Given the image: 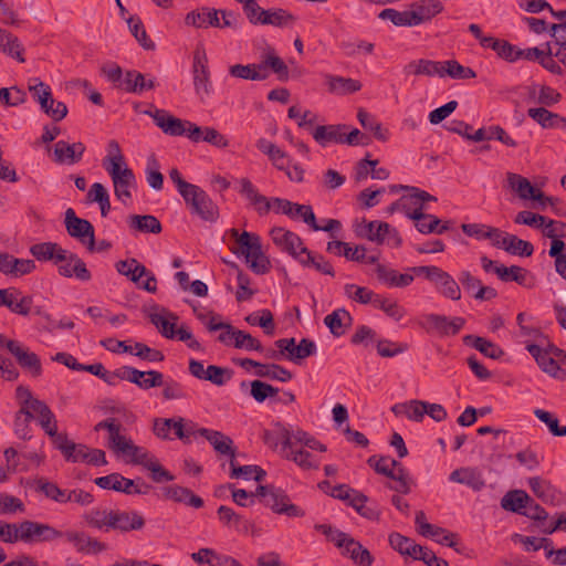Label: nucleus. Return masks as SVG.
<instances>
[{
  "instance_id": "1",
  "label": "nucleus",
  "mask_w": 566,
  "mask_h": 566,
  "mask_svg": "<svg viewBox=\"0 0 566 566\" xmlns=\"http://www.w3.org/2000/svg\"><path fill=\"white\" fill-rule=\"evenodd\" d=\"M230 235L235 239L241 248V253L245 256L250 269L256 274H265L271 269L269 258L262 251L260 237L255 233L243 231L241 234L234 228L230 230Z\"/></svg>"
},
{
  "instance_id": "2",
  "label": "nucleus",
  "mask_w": 566,
  "mask_h": 566,
  "mask_svg": "<svg viewBox=\"0 0 566 566\" xmlns=\"http://www.w3.org/2000/svg\"><path fill=\"white\" fill-rule=\"evenodd\" d=\"M155 124L169 136L186 135L191 142H200V127L189 120H182L170 115L165 109H156L149 113Z\"/></svg>"
},
{
  "instance_id": "3",
  "label": "nucleus",
  "mask_w": 566,
  "mask_h": 566,
  "mask_svg": "<svg viewBox=\"0 0 566 566\" xmlns=\"http://www.w3.org/2000/svg\"><path fill=\"white\" fill-rule=\"evenodd\" d=\"M255 494L263 499V503L276 514L287 516H302L304 513L296 505L290 503L286 493L274 485H259Z\"/></svg>"
},
{
  "instance_id": "4",
  "label": "nucleus",
  "mask_w": 566,
  "mask_h": 566,
  "mask_svg": "<svg viewBox=\"0 0 566 566\" xmlns=\"http://www.w3.org/2000/svg\"><path fill=\"white\" fill-rule=\"evenodd\" d=\"M191 213L205 221L214 222L219 218V208L200 187L195 186L186 197H182Z\"/></svg>"
},
{
  "instance_id": "5",
  "label": "nucleus",
  "mask_w": 566,
  "mask_h": 566,
  "mask_svg": "<svg viewBox=\"0 0 566 566\" xmlns=\"http://www.w3.org/2000/svg\"><path fill=\"white\" fill-rule=\"evenodd\" d=\"M274 426L280 428L282 446L283 450L285 451V458L287 460L293 461L303 470L318 468V462L316 459L307 450L296 446V442H293L291 432L281 422H276Z\"/></svg>"
},
{
  "instance_id": "6",
  "label": "nucleus",
  "mask_w": 566,
  "mask_h": 566,
  "mask_svg": "<svg viewBox=\"0 0 566 566\" xmlns=\"http://www.w3.org/2000/svg\"><path fill=\"white\" fill-rule=\"evenodd\" d=\"M20 528L21 542L24 544L53 542L63 536V532L55 527L30 520L22 521Z\"/></svg>"
},
{
  "instance_id": "7",
  "label": "nucleus",
  "mask_w": 566,
  "mask_h": 566,
  "mask_svg": "<svg viewBox=\"0 0 566 566\" xmlns=\"http://www.w3.org/2000/svg\"><path fill=\"white\" fill-rule=\"evenodd\" d=\"M64 222L70 237L77 239L81 243L86 245L90 252L95 251V231L88 220L78 218L74 210L69 208L65 211Z\"/></svg>"
},
{
  "instance_id": "8",
  "label": "nucleus",
  "mask_w": 566,
  "mask_h": 566,
  "mask_svg": "<svg viewBox=\"0 0 566 566\" xmlns=\"http://www.w3.org/2000/svg\"><path fill=\"white\" fill-rule=\"evenodd\" d=\"M332 542L338 548L343 549V554L360 566H370L374 563V557L370 552L364 547L358 541L346 533H335Z\"/></svg>"
},
{
  "instance_id": "9",
  "label": "nucleus",
  "mask_w": 566,
  "mask_h": 566,
  "mask_svg": "<svg viewBox=\"0 0 566 566\" xmlns=\"http://www.w3.org/2000/svg\"><path fill=\"white\" fill-rule=\"evenodd\" d=\"M106 171L109 174L113 185L114 193L117 199L126 201L132 198L130 188L135 186V175L130 168L118 166L116 163L105 166Z\"/></svg>"
},
{
  "instance_id": "10",
  "label": "nucleus",
  "mask_w": 566,
  "mask_h": 566,
  "mask_svg": "<svg viewBox=\"0 0 566 566\" xmlns=\"http://www.w3.org/2000/svg\"><path fill=\"white\" fill-rule=\"evenodd\" d=\"M6 348L15 358L19 366L32 377L36 378L42 375L41 359L34 352H31L18 340H8Z\"/></svg>"
},
{
  "instance_id": "11",
  "label": "nucleus",
  "mask_w": 566,
  "mask_h": 566,
  "mask_svg": "<svg viewBox=\"0 0 566 566\" xmlns=\"http://www.w3.org/2000/svg\"><path fill=\"white\" fill-rule=\"evenodd\" d=\"M506 188L516 193L522 200L551 201L547 196L539 189L535 188L527 178L515 174H506Z\"/></svg>"
},
{
  "instance_id": "12",
  "label": "nucleus",
  "mask_w": 566,
  "mask_h": 566,
  "mask_svg": "<svg viewBox=\"0 0 566 566\" xmlns=\"http://www.w3.org/2000/svg\"><path fill=\"white\" fill-rule=\"evenodd\" d=\"M464 324L465 319L460 316L450 319L444 315L428 314L424 316V323L421 325L427 332H436L440 336H449L457 335Z\"/></svg>"
},
{
  "instance_id": "13",
  "label": "nucleus",
  "mask_w": 566,
  "mask_h": 566,
  "mask_svg": "<svg viewBox=\"0 0 566 566\" xmlns=\"http://www.w3.org/2000/svg\"><path fill=\"white\" fill-rule=\"evenodd\" d=\"M193 84L198 94L207 96L210 93V72L208 59L203 49H197L193 53Z\"/></svg>"
},
{
  "instance_id": "14",
  "label": "nucleus",
  "mask_w": 566,
  "mask_h": 566,
  "mask_svg": "<svg viewBox=\"0 0 566 566\" xmlns=\"http://www.w3.org/2000/svg\"><path fill=\"white\" fill-rule=\"evenodd\" d=\"M270 235L276 247L287 252L294 259H298L301 247L303 245L302 239L294 232L281 227H275L270 231Z\"/></svg>"
},
{
  "instance_id": "15",
  "label": "nucleus",
  "mask_w": 566,
  "mask_h": 566,
  "mask_svg": "<svg viewBox=\"0 0 566 566\" xmlns=\"http://www.w3.org/2000/svg\"><path fill=\"white\" fill-rule=\"evenodd\" d=\"M109 528L117 530L124 533L132 531H139L145 526V518L135 511H119L113 510L109 515Z\"/></svg>"
},
{
  "instance_id": "16",
  "label": "nucleus",
  "mask_w": 566,
  "mask_h": 566,
  "mask_svg": "<svg viewBox=\"0 0 566 566\" xmlns=\"http://www.w3.org/2000/svg\"><path fill=\"white\" fill-rule=\"evenodd\" d=\"M409 18L412 27L430 21L443 11V4L439 0H418L410 6Z\"/></svg>"
},
{
  "instance_id": "17",
  "label": "nucleus",
  "mask_w": 566,
  "mask_h": 566,
  "mask_svg": "<svg viewBox=\"0 0 566 566\" xmlns=\"http://www.w3.org/2000/svg\"><path fill=\"white\" fill-rule=\"evenodd\" d=\"M527 352L534 357L538 367L549 376L563 380L562 367L557 364L556 359L551 356L548 349H544L541 345L528 344Z\"/></svg>"
},
{
  "instance_id": "18",
  "label": "nucleus",
  "mask_w": 566,
  "mask_h": 566,
  "mask_svg": "<svg viewBox=\"0 0 566 566\" xmlns=\"http://www.w3.org/2000/svg\"><path fill=\"white\" fill-rule=\"evenodd\" d=\"M85 145L81 142L69 144L64 140H59L54 145V161L56 164H76L78 163L84 153Z\"/></svg>"
},
{
  "instance_id": "19",
  "label": "nucleus",
  "mask_w": 566,
  "mask_h": 566,
  "mask_svg": "<svg viewBox=\"0 0 566 566\" xmlns=\"http://www.w3.org/2000/svg\"><path fill=\"white\" fill-rule=\"evenodd\" d=\"M63 536L74 545L81 554H97L106 549V545L83 532L67 531Z\"/></svg>"
},
{
  "instance_id": "20",
  "label": "nucleus",
  "mask_w": 566,
  "mask_h": 566,
  "mask_svg": "<svg viewBox=\"0 0 566 566\" xmlns=\"http://www.w3.org/2000/svg\"><path fill=\"white\" fill-rule=\"evenodd\" d=\"M197 432L201 437L206 438L218 453L235 458V448L233 447V441L230 437L220 431L206 428H200Z\"/></svg>"
},
{
  "instance_id": "21",
  "label": "nucleus",
  "mask_w": 566,
  "mask_h": 566,
  "mask_svg": "<svg viewBox=\"0 0 566 566\" xmlns=\"http://www.w3.org/2000/svg\"><path fill=\"white\" fill-rule=\"evenodd\" d=\"M356 234L378 244L384 243L386 232L389 231V223L382 221H363L356 227Z\"/></svg>"
},
{
  "instance_id": "22",
  "label": "nucleus",
  "mask_w": 566,
  "mask_h": 566,
  "mask_svg": "<svg viewBox=\"0 0 566 566\" xmlns=\"http://www.w3.org/2000/svg\"><path fill=\"white\" fill-rule=\"evenodd\" d=\"M347 128L348 126L344 124L319 125L314 129L313 138L323 147L331 143L343 144L344 130Z\"/></svg>"
},
{
  "instance_id": "23",
  "label": "nucleus",
  "mask_w": 566,
  "mask_h": 566,
  "mask_svg": "<svg viewBox=\"0 0 566 566\" xmlns=\"http://www.w3.org/2000/svg\"><path fill=\"white\" fill-rule=\"evenodd\" d=\"M161 313H149L148 318L153 325L157 327L159 333L169 339L176 337V321L178 316L171 312H168L166 308H160Z\"/></svg>"
},
{
  "instance_id": "24",
  "label": "nucleus",
  "mask_w": 566,
  "mask_h": 566,
  "mask_svg": "<svg viewBox=\"0 0 566 566\" xmlns=\"http://www.w3.org/2000/svg\"><path fill=\"white\" fill-rule=\"evenodd\" d=\"M185 22L187 25L195 28L221 27L218 9L209 8L189 12L185 18Z\"/></svg>"
},
{
  "instance_id": "25",
  "label": "nucleus",
  "mask_w": 566,
  "mask_h": 566,
  "mask_svg": "<svg viewBox=\"0 0 566 566\" xmlns=\"http://www.w3.org/2000/svg\"><path fill=\"white\" fill-rule=\"evenodd\" d=\"M452 482L465 484L473 491H481L485 486V480L481 472L474 468H461L450 474Z\"/></svg>"
},
{
  "instance_id": "26",
  "label": "nucleus",
  "mask_w": 566,
  "mask_h": 566,
  "mask_svg": "<svg viewBox=\"0 0 566 566\" xmlns=\"http://www.w3.org/2000/svg\"><path fill=\"white\" fill-rule=\"evenodd\" d=\"M301 255L297 261L305 268H313L317 272L335 276L333 265L321 254H313L307 248L301 247Z\"/></svg>"
},
{
  "instance_id": "27",
  "label": "nucleus",
  "mask_w": 566,
  "mask_h": 566,
  "mask_svg": "<svg viewBox=\"0 0 566 566\" xmlns=\"http://www.w3.org/2000/svg\"><path fill=\"white\" fill-rule=\"evenodd\" d=\"M527 115L543 128H565L566 118L544 107L528 108Z\"/></svg>"
},
{
  "instance_id": "28",
  "label": "nucleus",
  "mask_w": 566,
  "mask_h": 566,
  "mask_svg": "<svg viewBox=\"0 0 566 566\" xmlns=\"http://www.w3.org/2000/svg\"><path fill=\"white\" fill-rule=\"evenodd\" d=\"M94 483L104 490H114L130 495V488L134 486L135 480L124 478L119 473H111L94 480Z\"/></svg>"
},
{
  "instance_id": "29",
  "label": "nucleus",
  "mask_w": 566,
  "mask_h": 566,
  "mask_svg": "<svg viewBox=\"0 0 566 566\" xmlns=\"http://www.w3.org/2000/svg\"><path fill=\"white\" fill-rule=\"evenodd\" d=\"M57 272L61 276L72 277L75 276L81 281H90L92 275L87 270L85 262L76 256H71V259L57 266Z\"/></svg>"
},
{
  "instance_id": "30",
  "label": "nucleus",
  "mask_w": 566,
  "mask_h": 566,
  "mask_svg": "<svg viewBox=\"0 0 566 566\" xmlns=\"http://www.w3.org/2000/svg\"><path fill=\"white\" fill-rule=\"evenodd\" d=\"M326 251L337 256L343 255L349 261L365 262L366 248L364 245L352 249L348 243L335 240L327 243Z\"/></svg>"
},
{
  "instance_id": "31",
  "label": "nucleus",
  "mask_w": 566,
  "mask_h": 566,
  "mask_svg": "<svg viewBox=\"0 0 566 566\" xmlns=\"http://www.w3.org/2000/svg\"><path fill=\"white\" fill-rule=\"evenodd\" d=\"M494 273L503 282L513 281L526 287H531L533 285V283L528 282V271L518 265H512L510 268L505 265H495Z\"/></svg>"
},
{
  "instance_id": "32",
  "label": "nucleus",
  "mask_w": 566,
  "mask_h": 566,
  "mask_svg": "<svg viewBox=\"0 0 566 566\" xmlns=\"http://www.w3.org/2000/svg\"><path fill=\"white\" fill-rule=\"evenodd\" d=\"M531 496L523 490L509 491L501 500V506L510 512L524 515Z\"/></svg>"
},
{
  "instance_id": "33",
  "label": "nucleus",
  "mask_w": 566,
  "mask_h": 566,
  "mask_svg": "<svg viewBox=\"0 0 566 566\" xmlns=\"http://www.w3.org/2000/svg\"><path fill=\"white\" fill-rule=\"evenodd\" d=\"M39 415V422L46 434L52 438V441L60 436L57 432V423L55 417L49 406L44 401H34L33 410Z\"/></svg>"
},
{
  "instance_id": "34",
  "label": "nucleus",
  "mask_w": 566,
  "mask_h": 566,
  "mask_svg": "<svg viewBox=\"0 0 566 566\" xmlns=\"http://www.w3.org/2000/svg\"><path fill=\"white\" fill-rule=\"evenodd\" d=\"M262 67L261 62L247 65L234 64L229 67V74L242 80L264 81L269 77V73H263Z\"/></svg>"
},
{
  "instance_id": "35",
  "label": "nucleus",
  "mask_w": 566,
  "mask_h": 566,
  "mask_svg": "<svg viewBox=\"0 0 566 566\" xmlns=\"http://www.w3.org/2000/svg\"><path fill=\"white\" fill-rule=\"evenodd\" d=\"M36 492L44 494L48 499L57 503H67L71 501L66 490H62L56 483L50 482L44 478H39L33 481Z\"/></svg>"
},
{
  "instance_id": "36",
  "label": "nucleus",
  "mask_w": 566,
  "mask_h": 566,
  "mask_svg": "<svg viewBox=\"0 0 566 566\" xmlns=\"http://www.w3.org/2000/svg\"><path fill=\"white\" fill-rule=\"evenodd\" d=\"M352 321L350 314L344 308L336 310L324 318L325 325L336 337L345 334V328L350 326Z\"/></svg>"
},
{
  "instance_id": "37",
  "label": "nucleus",
  "mask_w": 566,
  "mask_h": 566,
  "mask_svg": "<svg viewBox=\"0 0 566 566\" xmlns=\"http://www.w3.org/2000/svg\"><path fill=\"white\" fill-rule=\"evenodd\" d=\"M433 283L436 284L438 291L453 301H459L461 298V290L457 281L446 271L440 269L437 274Z\"/></svg>"
},
{
  "instance_id": "38",
  "label": "nucleus",
  "mask_w": 566,
  "mask_h": 566,
  "mask_svg": "<svg viewBox=\"0 0 566 566\" xmlns=\"http://www.w3.org/2000/svg\"><path fill=\"white\" fill-rule=\"evenodd\" d=\"M463 342L489 358L499 359L504 356V350L501 347L484 337L467 335Z\"/></svg>"
},
{
  "instance_id": "39",
  "label": "nucleus",
  "mask_w": 566,
  "mask_h": 566,
  "mask_svg": "<svg viewBox=\"0 0 566 566\" xmlns=\"http://www.w3.org/2000/svg\"><path fill=\"white\" fill-rule=\"evenodd\" d=\"M376 273L379 281H382L390 286L405 287L413 282V275L399 274L397 271L388 269L387 266L377 263Z\"/></svg>"
},
{
  "instance_id": "40",
  "label": "nucleus",
  "mask_w": 566,
  "mask_h": 566,
  "mask_svg": "<svg viewBox=\"0 0 566 566\" xmlns=\"http://www.w3.org/2000/svg\"><path fill=\"white\" fill-rule=\"evenodd\" d=\"M325 78L331 93L344 95L358 92L361 88V83L354 78L329 74L326 75Z\"/></svg>"
},
{
  "instance_id": "41",
  "label": "nucleus",
  "mask_w": 566,
  "mask_h": 566,
  "mask_svg": "<svg viewBox=\"0 0 566 566\" xmlns=\"http://www.w3.org/2000/svg\"><path fill=\"white\" fill-rule=\"evenodd\" d=\"M122 428V424L118 423L115 430L108 434L107 447L116 454L126 455V453L137 451V446L120 433Z\"/></svg>"
},
{
  "instance_id": "42",
  "label": "nucleus",
  "mask_w": 566,
  "mask_h": 566,
  "mask_svg": "<svg viewBox=\"0 0 566 566\" xmlns=\"http://www.w3.org/2000/svg\"><path fill=\"white\" fill-rule=\"evenodd\" d=\"M388 541L392 549L397 551L401 555L410 556L413 559L416 558L418 551H421V545L416 544L413 539L400 533H391Z\"/></svg>"
},
{
  "instance_id": "43",
  "label": "nucleus",
  "mask_w": 566,
  "mask_h": 566,
  "mask_svg": "<svg viewBox=\"0 0 566 566\" xmlns=\"http://www.w3.org/2000/svg\"><path fill=\"white\" fill-rule=\"evenodd\" d=\"M261 65L263 66V73H269L268 69H271L277 75L280 81L285 82L289 80V67L286 63L275 54L274 50H270L263 55Z\"/></svg>"
},
{
  "instance_id": "44",
  "label": "nucleus",
  "mask_w": 566,
  "mask_h": 566,
  "mask_svg": "<svg viewBox=\"0 0 566 566\" xmlns=\"http://www.w3.org/2000/svg\"><path fill=\"white\" fill-rule=\"evenodd\" d=\"M405 71L407 73H411L415 75H428L432 76L434 74H438L440 76H444L443 71V64L440 62H434L430 60H419V61H412L410 62L406 67Z\"/></svg>"
},
{
  "instance_id": "45",
  "label": "nucleus",
  "mask_w": 566,
  "mask_h": 566,
  "mask_svg": "<svg viewBox=\"0 0 566 566\" xmlns=\"http://www.w3.org/2000/svg\"><path fill=\"white\" fill-rule=\"evenodd\" d=\"M502 248L515 255L531 256L534 252V247L531 242L522 240L514 234H505L502 239Z\"/></svg>"
},
{
  "instance_id": "46",
  "label": "nucleus",
  "mask_w": 566,
  "mask_h": 566,
  "mask_svg": "<svg viewBox=\"0 0 566 566\" xmlns=\"http://www.w3.org/2000/svg\"><path fill=\"white\" fill-rule=\"evenodd\" d=\"M129 224L132 228L144 233L158 234L163 230L160 221L151 214H133L129 217Z\"/></svg>"
},
{
  "instance_id": "47",
  "label": "nucleus",
  "mask_w": 566,
  "mask_h": 566,
  "mask_svg": "<svg viewBox=\"0 0 566 566\" xmlns=\"http://www.w3.org/2000/svg\"><path fill=\"white\" fill-rule=\"evenodd\" d=\"M125 90L132 93H142L145 90H151L155 87L154 80H145L144 74L137 71L126 72L124 78Z\"/></svg>"
},
{
  "instance_id": "48",
  "label": "nucleus",
  "mask_w": 566,
  "mask_h": 566,
  "mask_svg": "<svg viewBox=\"0 0 566 566\" xmlns=\"http://www.w3.org/2000/svg\"><path fill=\"white\" fill-rule=\"evenodd\" d=\"M0 50L17 59L20 63H24V56H23V45L21 44L18 36L13 35L11 32L7 31V33H3V40L0 42Z\"/></svg>"
},
{
  "instance_id": "49",
  "label": "nucleus",
  "mask_w": 566,
  "mask_h": 566,
  "mask_svg": "<svg viewBox=\"0 0 566 566\" xmlns=\"http://www.w3.org/2000/svg\"><path fill=\"white\" fill-rule=\"evenodd\" d=\"M528 485L533 493L544 503H554L555 490L549 482L544 481L539 476H533L528 479Z\"/></svg>"
},
{
  "instance_id": "50",
  "label": "nucleus",
  "mask_w": 566,
  "mask_h": 566,
  "mask_svg": "<svg viewBox=\"0 0 566 566\" xmlns=\"http://www.w3.org/2000/svg\"><path fill=\"white\" fill-rule=\"evenodd\" d=\"M261 24H270L274 27H284L295 21V17L284 9L265 10L261 12Z\"/></svg>"
},
{
  "instance_id": "51",
  "label": "nucleus",
  "mask_w": 566,
  "mask_h": 566,
  "mask_svg": "<svg viewBox=\"0 0 566 566\" xmlns=\"http://www.w3.org/2000/svg\"><path fill=\"white\" fill-rule=\"evenodd\" d=\"M255 374L259 377H266L282 382L290 381L293 378L291 371L276 364H261Z\"/></svg>"
},
{
  "instance_id": "52",
  "label": "nucleus",
  "mask_w": 566,
  "mask_h": 566,
  "mask_svg": "<svg viewBox=\"0 0 566 566\" xmlns=\"http://www.w3.org/2000/svg\"><path fill=\"white\" fill-rule=\"evenodd\" d=\"M33 418L34 417L32 411L24 407H21L20 410L15 413L14 432L19 438L23 440H29L31 438L30 422Z\"/></svg>"
},
{
  "instance_id": "53",
  "label": "nucleus",
  "mask_w": 566,
  "mask_h": 566,
  "mask_svg": "<svg viewBox=\"0 0 566 566\" xmlns=\"http://www.w3.org/2000/svg\"><path fill=\"white\" fill-rule=\"evenodd\" d=\"M534 416L545 423L549 432L555 437H566V426L559 424L558 418L544 409H535Z\"/></svg>"
},
{
  "instance_id": "54",
  "label": "nucleus",
  "mask_w": 566,
  "mask_h": 566,
  "mask_svg": "<svg viewBox=\"0 0 566 566\" xmlns=\"http://www.w3.org/2000/svg\"><path fill=\"white\" fill-rule=\"evenodd\" d=\"M368 497L365 494H357L353 497L350 506L363 517L371 521H378L380 517V511L377 506L366 505Z\"/></svg>"
},
{
  "instance_id": "55",
  "label": "nucleus",
  "mask_w": 566,
  "mask_h": 566,
  "mask_svg": "<svg viewBox=\"0 0 566 566\" xmlns=\"http://www.w3.org/2000/svg\"><path fill=\"white\" fill-rule=\"evenodd\" d=\"M132 34L145 50H155V43L148 38L145 27L139 18L130 17L127 20Z\"/></svg>"
},
{
  "instance_id": "56",
  "label": "nucleus",
  "mask_w": 566,
  "mask_h": 566,
  "mask_svg": "<svg viewBox=\"0 0 566 566\" xmlns=\"http://www.w3.org/2000/svg\"><path fill=\"white\" fill-rule=\"evenodd\" d=\"M369 467H371L378 474H382L387 478H394V470L399 462L395 459H390L388 457H380L379 459L376 455L370 457L367 460Z\"/></svg>"
},
{
  "instance_id": "57",
  "label": "nucleus",
  "mask_w": 566,
  "mask_h": 566,
  "mask_svg": "<svg viewBox=\"0 0 566 566\" xmlns=\"http://www.w3.org/2000/svg\"><path fill=\"white\" fill-rule=\"evenodd\" d=\"M371 304L382 310L388 316L396 321H400L405 314L403 310L397 304V302L385 298L378 294H375V298Z\"/></svg>"
},
{
  "instance_id": "58",
  "label": "nucleus",
  "mask_w": 566,
  "mask_h": 566,
  "mask_svg": "<svg viewBox=\"0 0 566 566\" xmlns=\"http://www.w3.org/2000/svg\"><path fill=\"white\" fill-rule=\"evenodd\" d=\"M357 118L360 123V125L366 128L370 129L374 133V136L381 142L387 140V132L382 129L381 124L373 120L369 116V114L360 108L357 113Z\"/></svg>"
},
{
  "instance_id": "59",
  "label": "nucleus",
  "mask_w": 566,
  "mask_h": 566,
  "mask_svg": "<svg viewBox=\"0 0 566 566\" xmlns=\"http://www.w3.org/2000/svg\"><path fill=\"white\" fill-rule=\"evenodd\" d=\"M410 12L398 11L396 9H384L379 12L378 18L381 20H390L396 27H412L411 19L409 18Z\"/></svg>"
},
{
  "instance_id": "60",
  "label": "nucleus",
  "mask_w": 566,
  "mask_h": 566,
  "mask_svg": "<svg viewBox=\"0 0 566 566\" xmlns=\"http://www.w3.org/2000/svg\"><path fill=\"white\" fill-rule=\"evenodd\" d=\"M245 321L250 325L261 326L268 335H273L274 333L275 325L273 314L269 310H263L261 312V316H258L256 314H250L245 317Z\"/></svg>"
},
{
  "instance_id": "61",
  "label": "nucleus",
  "mask_w": 566,
  "mask_h": 566,
  "mask_svg": "<svg viewBox=\"0 0 566 566\" xmlns=\"http://www.w3.org/2000/svg\"><path fill=\"white\" fill-rule=\"evenodd\" d=\"M345 294L360 304L371 303L375 298V293L373 291L355 284H346Z\"/></svg>"
},
{
  "instance_id": "62",
  "label": "nucleus",
  "mask_w": 566,
  "mask_h": 566,
  "mask_svg": "<svg viewBox=\"0 0 566 566\" xmlns=\"http://www.w3.org/2000/svg\"><path fill=\"white\" fill-rule=\"evenodd\" d=\"M36 265L34 260L31 259H18L12 255L9 275L13 277H20L32 273Z\"/></svg>"
},
{
  "instance_id": "63",
  "label": "nucleus",
  "mask_w": 566,
  "mask_h": 566,
  "mask_svg": "<svg viewBox=\"0 0 566 566\" xmlns=\"http://www.w3.org/2000/svg\"><path fill=\"white\" fill-rule=\"evenodd\" d=\"M112 514H113V510L105 511V510L95 509V510H92L90 513L85 514L84 520L92 527H95L98 530H101L103 527L109 528L108 520L111 518L109 515H112Z\"/></svg>"
},
{
  "instance_id": "64",
  "label": "nucleus",
  "mask_w": 566,
  "mask_h": 566,
  "mask_svg": "<svg viewBox=\"0 0 566 566\" xmlns=\"http://www.w3.org/2000/svg\"><path fill=\"white\" fill-rule=\"evenodd\" d=\"M235 342L233 343L235 348H244L247 350L262 352L263 346L259 339L253 337L251 334L244 331H237L234 333Z\"/></svg>"
}]
</instances>
